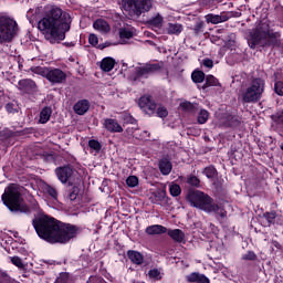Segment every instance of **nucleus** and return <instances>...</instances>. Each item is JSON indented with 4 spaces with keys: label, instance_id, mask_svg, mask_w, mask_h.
<instances>
[{
    "label": "nucleus",
    "instance_id": "f257e3e1",
    "mask_svg": "<svg viewBox=\"0 0 283 283\" xmlns=\"http://www.w3.org/2000/svg\"><path fill=\"white\" fill-rule=\"evenodd\" d=\"M72 28V17L59 7H52L45 11L42 19L38 22V30L42 32L45 41L52 45L65 41V34Z\"/></svg>",
    "mask_w": 283,
    "mask_h": 283
},
{
    "label": "nucleus",
    "instance_id": "f03ea898",
    "mask_svg": "<svg viewBox=\"0 0 283 283\" xmlns=\"http://www.w3.org/2000/svg\"><path fill=\"white\" fill-rule=\"evenodd\" d=\"M277 36H280V33L271 32L269 23L261 21L250 32L249 48L250 50H255L258 45L260 48H275L277 45Z\"/></svg>",
    "mask_w": 283,
    "mask_h": 283
},
{
    "label": "nucleus",
    "instance_id": "7ed1b4c3",
    "mask_svg": "<svg viewBox=\"0 0 283 283\" xmlns=\"http://www.w3.org/2000/svg\"><path fill=\"white\" fill-rule=\"evenodd\" d=\"M1 200L11 213H15L17 216H21V213L30 216V213H32L30 207L23 202V197L21 196L19 187L14 184L9 185L4 189Z\"/></svg>",
    "mask_w": 283,
    "mask_h": 283
},
{
    "label": "nucleus",
    "instance_id": "20e7f679",
    "mask_svg": "<svg viewBox=\"0 0 283 283\" xmlns=\"http://www.w3.org/2000/svg\"><path fill=\"white\" fill-rule=\"evenodd\" d=\"M59 220L48 214H40L32 220V227L41 240L52 244Z\"/></svg>",
    "mask_w": 283,
    "mask_h": 283
},
{
    "label": "nucleus",
    "instance_id": "39448f33",
    "mask_svg": "<svg viewBox=\"0 0 283 283\" xmlns=\"http://www.w3.org/2000/svg\"><path fill=\"white\" fill-rule=\"evenodd\" d=\"M187 200L192 207L206 213H218L220 211V206L216 203L213 198L200 190H190L187 195Z\"/></svg>",
    "mask_w": 283,
    "mask_h": 283
},
{
    "label": "nucleus",
    "instance_id": "423d86ee",
    "mask_svg": "<svg viewBox=\"0 0 283 283\" xmlns=\"http://www.w3.org/2000/svg\"><path fill=\"white\" fill-rule=\"evenodd\" d=\"M81 229L72 223L57 221L55 234L53 235L51 244H67L70 240H74V238L78 235Z\"/></svg>",
    "mask_w": 283,
    "mask_h": 283
},
{
    "label": "nucleus",
    "instance_id": "0eeeda50",
    "mask_svg": "<svg viewBox=\"0 0 283 283\" xmlns=\"http://www.w3.org/2000/svg\"><path fill=\"white\" fill-rule=\"evenodd\" d=\"M264 80L256 77L252 80L250 86L242 93L243 103H258L264 94Z\"/></svg>",
    "mask_w": 283,
    "mask_h": 283
},
{
    "label": "nucleus",
    "instance_id": "6e6552de",
    "mask_svg": "<svg viewBox=\"0 0 283 283\" xmlns=\"http://www.w3.org/2000/svg\"><path fill=\"white\" fill-rule=\"evenodd\" d=\"M19 32V24L17 21L9 17H0V41L10 43Z\"/></svg>",
    "mask_w": 283,
    "mask_h": 283
},
{
    "label": "nucleus",
    "instance_id": "1a4fd4ad",
    "mask_svg": "<svg viewBox=\"0 0 283 283\" xmlns=\"http://www.w3.org/2000/svg\"><path fill=\"white\" fill-rule=\"evenodd\" d=\"M160 70H163V66L159 63H146L135 69V72L130 75V81L138 83L140 78H149V76L160 72Z\"/></svg>",
    "mask_w": 283,
    "mask_h": 283
},
{
    "label": "nucleus",
    "instance_id": "9d476101",
    "mask_svg": "<svg viewBox=\"0 0 283 283\" xmlns=\"http://www.w3.org/2000/svg\"><path fill=\"white\" fill-rule=\"evenodd\" d=\"M151 8V0H126V3H124V10L133 12L135 17H140L145 12H149Z\"/></svg>",
    "mask_w": 283,
    "mask_h": 283
},
{
    "label": "nucleus",
    "instance_id": "9b49d317",
    "mask_svg": "<svg viewBox=\"0 0 283 283\" xmlns=\"http://www.w3.org/2000/svg\"><path fill=\"white\" fill-rule=\"evenodd\" d=\"M42 76L52 83V85H61L67 81V73L56 67H44Z\"/></svg>",
    "mask_w": 283,
    "mask_h": 283
},
{
    "label": "nucleus",
    "instance_id": "f8f14e48",
    "mask_svg": "<svg viewBox=\"0 0 283 283\" xmlns=\"http://www.w3.org/2000/svg\"><path fill=\"white\" fill-rule=\"evenodd\" d=\"M138 105L144 114H147L148 116L156 115L158 104H156V101H154V97H151V95H143L138 101Z\"/></svg>",
    "mask_w": 283,
    "mask_h": 283
},
{
    "label": "nucleus",
    "instance_id": "ddd939ff",
    "mask_svg": "<svg viewBox=\"0 0 283 283\" xmlns=\"http://www.w3.org/2000/svg\"><path fill=\"white\" fill-rule=\"evenodd\" d=\"M74 174H76V169L71 165L60 166L55 168V176L62 185H67L72 178H74Z\"/></svg>",
    "mask_w": 283,
    "mask_h": 283
},
{
    "label": "nucleus",
    "instance_id": "4468645a",
    "mask_svg": "<svg viewBox=\"0 0 283 283\" xmlns=\"http://www.w3.org/2000/svg\"><path fill=\"white\" fill-rule=\"evenodd\" d=\"M18 90L23 94L32 95L39 92V86L36 85V82H34V80L23 78L18 82Z\"/></svg>",
    "mask_w": 283,
    "mask_h": 283
},
{
    "label": "nucleus",
    "instance_id": "2eb2a0df",
    "mask_svg": "<svg viewBox=\"0 0 283 283\" xmlns=\"http://www.w3.org/2000/svg\"><path fill=\"white\" fill-rule=\"evenodd\" d=\"M103 126L111 134H123V126L118 124V119L105 118Z\"/></svg>",
    "mask_w": 283,
    "mask_h": 283
},
{
    "label": "nucleus",
    "instance_id": "dca6fc26",
    "mask_svg": "<svg viewBox=\"0 0 283 283\" xmlns=\"http://www.w3.org/2000/svg\"><path fill=\"white\" fill-rule=\"evenodd\" d=\"M17 137V133L10 128H3L0 129V143L2 145H6L7 147H10L13 145L12 138Z\"/></svg>",
    "mask_w": 283,
    "mask_h": 283
},
{
    "label": "nucleus",
    "instance_id": "f3484780",
    "mask_svg": "<svg viewBox=\"0 0 283 283\" xmlns=\"http://www.w3.org/2000/svg\"><path fill=\"white\" fill-rule=\"evenodd\" d=\"M33 154L36 159L43 160V163H54L56 160L53 151L49 153L43 148H36Z\"/></svg>",
    "mask_w": 283,
    "mask_h": 283
},
{
    "label": "nucleus",
    "instance_id": "a211bd4d",
    "mask_svg": "<svg viewBox=\"0 0 283 283\" xmlns=\"http://www.w3.org/2000/svg\"><path fill=\"white\" fill-rule=\"evenodd\" d=\"M73 111L77 116H85L90 112V102L87 99L77 101L73 106Z\"/></svg>",
    "mask_w": 283,
    "mask_h": 283
},
{
    "label": "nucleus",
    "instance_id": "6ab92c4d",
    "mask_svg": "<svg viewBox=\"0 0 283 283\" xmlns=\"http://www.w3.org/2000/svg\"><path fill=\"white\" fill-rule=\"evenodd\" d=\"M186 282L188 283H211V280L207 277V275L200 272H191L186 275Z\"/></svg>",
    "mask_w": 283,
    "mask_h": 283
},
{
    "label": "nucleus",
    "instance_id": "aec40b11",
    "mask_svg": "<svg viewBox=\"0 0 283 283\" xmlns=\"http://www.w3.org/2000/svg\"><path fill=\"white\" fill-rule=\"evenodd\" d=\"M145 233L147 235H163V234L167 233V227L161 226V224L148 226L145 229Z\"/></svg>",
    "mask_w": 283,
    "mask_h": 283
},
{
    "label": "nucleus",
    "instance_id": "412c9836",
    "mask_svg": "<svg viewBox=\"0 0 283 283\" xmlns=\"http://www.w3.org/2000/svg\"><path fill=\"white\" fill-rule=\"evenodd\" d=\"M167 235L174 240V242H178V244H185V232L180 229H169L167 230Z\"/></svg>",
    "mask_w": 283,
    "mask_h": 283
},
{
    "label": "nucleus",
    "instance_id": "4be33fe9",
    "mask_svg": "<svg viewBox=\"0 0 283 283\" xmlns=\"http://www.w3.org/2000/svg\"><path fill=\"white\" fill-rule=\"evenodd\" d=\"M67 198L74 202L78 198V193H81V188L78 185H72V182L69 181V185L66 186V191H65Z\"/></svg>",
    "mask_w": 283,
    "mask_h": 283
},
{
    "label": "nucleus",
    "instance_id": "5701e85b",
    "mask_svg": "<svg viewBox=\"0 0 283 283\" xmlns=\"http://www.w3.org/2000/svg\"><path fill=\"white\" fill-rule=\"evenodd\" d=\"M127 258L133 264H137V266H140V264L145 262V256L143 255V253L135 250H128Z\"/></svg>",
    "mask_w": 283,
    "mask_h": 283
},
{
    "label": "nucleus",
    "instance_id": "b1692460",
    "mask_svg": "<svg viewBox=\"0 0 283 283\" xmlns=\"http://www.w3.org/2000/svg\"><path fill=\"white\" fill-rule=\"evenodd\" d=\"M94 30H97L98 32H102L103 34H107V32H111L112 27H109V23L106 20L97 19L93 23Z\"/></svg>",
    "mask_w": 283,
    "mask_h": 283
},
{
    "label": "nucleus",
    "instance_id": "393cba45",
    "mask_svg": "<svg viewBox=\"0 0 283 283\" xmlns=\"http://www.w3.org/2000/svg\"><path fill=\"white\" fill-rule=\"evenodd\" d=\"M223 125L224 127L235 128L242 125V120H240L238 115H228L223 118Z\"/></svg>",
    "mask_w": 283,
    "mask_h": 283
},
{
    "label": "nucleus",
    "instance_id": "a878e982",
    "mask_svg": "<svg viewBox=\"0 0 283 283\" xmlns=\"http://www.w3.org/2000/svg\"><path fill=\"white\" fill-rule=\"evenodd\" d=\"M158 167L163 176H169L171 169H174V165H171V161L167 158L159 160Z\"/></svg>",
    "mask_w": 283,
    "mask_h": 283
},
{
    "label": "nucleus",
    "instance_id": "bb28decb",
    "mask_svg": "<svg viewBox=\"0 0 283 283\" xmlns=\"http://www.w3.org/2000/svg\"><path fill=\"white\" fill-rule=\"evenodd\" d=\"M116 65V60L114 57H104L101 62V70L103 72H112Z\"/></svg>",
    "mask_w": 283,
    "mask_h": 283
},
{
    "label": "nucleus",
    "instance_id": "cd10ccee",
    "mask_svg": "<svg viewBox=\"0 0 283 283\" xmlns=\"http://www.w3.org/2000/svg\"><path fill=\"white\" fill-rule=\"evenodd\" d=\"M205 84L202 85V90H207L208 87H218L220 86V81L213 75H207L205 78Z\"/></svg>",
    "mask_w": 283,
    "mask_h": 283
},
{
    "label": "nucleus",
    "instance_id": "c85d7f7f",
    "mask_svg": "<svg viewBox=\"0 0 283 283\" xmlns=\"http://www.w3.org/2000/svg\"><path fill=\"white\" fill-rule=\"evenodd\" d=\"M51 117H52V108L45 106V107L42 108V111L40 112V119H39V123H41L42 125H45V123H48Z\"/></svg>",
    "mask_w": 283,
    "mask_h": 283
},
{
    "label": "nucleus",
    "instance_id": "c756f323",
    "mask_svg": "<svg viewBox=\"0 0 283 283\" xmlns=\"http://www.w3.org/2000/svg\"><path fill=\"white\" fill-rule=\"evenodd\" d=\"M163 21H165L163 15H160V13H157L156 17L147 20V24L153 25V28H163Z\"/></svg>",
    "mask_w": 283,
    "mask_h": 283
},
{
    "label": "nucleus",
    "instance_id": "7c9ffc66",
    "mask_svg": "<svg viewBox=\"0 0 283 283\" xmlns=\"http://www.w3.org/2000/svg\"><path fill=\"white\" fill-rule=\"evenodd\" d=\"M202 174L209 178V180H213V178L218 177V169H216V166L210 165L203 169Z\"/></svg>",
    "mask_w": 283,
    "mask_h": 283
},
{
    "label": "nucleus",
    "instance_id": "2f4dec72",
    "mask_svg": "<svg viewBox=\"0 0 283 283\" xmlns=\"http://www.w3.org/2000/svg\"><path fill=\"white\" fill-rule=\"evenodd\" d=\"M207 76L205 75V72L203 71H200V70H195L192 73H191V81L192 83H205V78Z\"/></svg>",
    "mask_w": 283,
    "mask_h": 283
},
{
    "label": "nucleus",
    "instance_id": "473e14b6",
    "mask_svg": "<svg viewBox=\"0 0 283 283\" xmlns=\"http://www.w3.org/2000/svg\"><path fill=\"white\" fill-rule=\"evenodd\" d=\"M182 32V24L168 23L167 34H180Z\"/></svg>",
    "mask_w": 283,
    "mask_h": 283
},
{
    "label": "nucleus",
    "instance_id": "72a5a7b5",
    "mask_svg": "<svg viewBox=\"0 0 283 283\" xmlns=\"http://www.w3.org/2000/svg\"><path fill=\"white\" fill-rule=\"evenodd\" d=\"M209 120V111L201 109L197 116V123L199 125H205Z\"/></svg>",
    "mask_w": 283,
    "mask_h": 283
},
{
    "label": "nucleus",
    "instance_id": "f704fd0d",
    "mask_svg": "<svg viewBox=\"0 0 283 283\" xmlns=\"http://www.w3.org/2000/svg\"><path fill=\"white\" fill-rule=\"evenodd\" d=\"M169 193L172 198H178V196L182 193V188H180V185L178 184H172L169 186Z\"/></svg>",
    "mask_w": 283,
    "mask_h": 283
},
{
    "label": "nucleus",
    "instance_id": "c9c22d12",
    "mask_svg": "<svg viewBox=\"0 0 283 283\" xmlns=\"http://www.w3.org/2000/svg\"><path fill=\"white\" fill-rule=\"evenodd\" d=\"M44 191L50 196V198H52V200H59V191H56V188L46 185Z\"/></svg>",
    "mask_w": 283,
    "mask_h": 283
},
{
    "label": "nucleus",
    "instance_id": "e433bc0d",
    "mask_svg": "<svg viewBox=\"0 0 283 283\" xmlns=\"http://www.w3.org/2000/svg\"><path fill=\"white\" fill-rule=\"evenodd\" d=\"M88 147L90 149H93L96 154H101V149H103V145H101V142L97 139H91L88 140Z\"/></svg>",
    "mask_w": 283,
    "mask_h": 283
},
{
    "label": "nucleus",
    "instance_id": "4c0bfd02",
    "mask_svg": "<svg viewBox=\"0 0 283 283\" xmlns=\"http://www.w3.org/2000/svg\"><path fill=\"white\" fill-rule=\"evenodd\" d=\"M192 32L195 36H198L199 34H202L205 32V22L198 21L192 28Z\"/></svg>",
    "mask_w": 283,
    "mask_h": 283
},
{
    "label": "nucleus",
    "instance_id": "58836bf2",
    "mask_svg": "<svg viewBox=\"0 0 283 283\" xmlns=\"http://www.w3.org/2000/svg\"><path fill=\"white\" fill-rule=\"evenodd\" d=\"M155 116H158V118H167V116H169V111H167V107L165 106H158L155 109Z\"/></svg>",
    "mask_w": 283,
    "mask_h": 283
},
{
    "label": "nucleus",
    "instance_id": "ea45409f",
    "mask_svg": "<svg viewBox=\"0 0 283 283\" xmlns=\"http://www.w3.org/2000/svg\"><path fill=\"white\" fill-rule=\"evenodd\" d=\"M263 218H265L269 226L275 224V218H277V212L275 211L264 212Z\"/></svg>",
    "mask_w": 283,
    "mask_h": 283
},
{
    "label": "nucleus",
    "instance_id": "a19ab883",
    "mask_svg": "<svg viewBox=\"0 0 283 283\" xmlns=\"http://www.w3.org/2000/svg\"><path fill=\"white\" fill-rule=\"evenodd\" d=\"M241 259L245 262H255V260H258V254H255L253 250H249Z\"/></svg>",
    "mask_w": 283,
    "mask_h": 283
},
{
    "label": "nucleus",
    "instance_id": "79ce46f5",
    "mask_svg": "<svg viewBox=\"0 0 283 283\" xmlns=\"http://www.w3.org/2000/svg\"><path fill=\"white\" fill-rule=\"evenodd\" d=\"M119 39H134V32L127 28L119 29Z\"/></svg>",
    "mask_w": 283,
    "mask_h": 283
},
{
    "label": "nucleus",
    "instance_id": "37998d69",
    "mask_svg": "<svg viewBox=\"0 0 283 283\" xmlns=\"http://www.w3.org/2000/svg\"><path fill=\"white\" fill-rule=\"evenodd\" d=\"M155 198L158 200V202H167V200H169V197H167V190H158L155 193Z\"/></svg>",
    "mask_w": 283,
    "mask_h": 283
},
{
    "label": "nucleus",
    "instance_id": "c03bdc74",
    "mask_svg": "<svg viewBox=\"0 0 283 283\" xmlns=\"http://www.w3.org/2000/svg\"><path fill=\"white\" fill-rule=\"evenodd\" d=\"M4 109L8 114H18L19 108H17V104L9 102L4 105Z\"/></svg>",
    "mask_w": 283,
    "mask_h": 283
},
{
    "label": "nucleus",
    "instance_id": "a18cd8bd",
    "mask_svg": "<svg viewBox=\"0 0 283 283\" xmlns=\"http://www.w3.org/2000/svg\"><path fill=\"white\" fill-rule=\"evenodd\" d=\"M208 23H212L213 25H218L220 23L221 18L218 14L210 13L207 15Z\"/></svg>",
    "mask_w": 283,
    "mask_h": 283
},
{
    "label": "nucleus",
    "instance_id": "49530a36",
    "mask_svg": "<svg viewBox=\"0 0 283 283\" xmlns=\"http://www.w3.org/2000/svg\"><path fill=\"white\" fill-rule=\"evenodd\" d=\"M126 185H127V187H130L132 189H134V187H138V177H136V176L127 177Z\"/></svg>",
    "mask_w": 283,
    "mask_h": 283
},
{
    "label": "nucleus",
    "instance_id": "de8ad7c7",
    "mask_svg": "<svg viewBox=\"0 0 283 283\" xmlns=\"http://www.w3.org/2000/svg\"><path fill=\"white\" fill-rule=\"evenodd\" d=\"M55 283H72L70 280V274L67 272L61 273Z\"/></svg>",
    "mask_w": 283,
    "mask_h": 283
},
{
    "label": "nucleus",
    "instance_id": "09e8293b",
    "mask_svg": "<svg viewBox=\"0 0 283 283\" xmlns=\"http://www.w3.org/2000/svg\"><path fill=\"white\" fill-rule=\"evenodd\" d=\"M274 92L277 96H283V82L279 81L274 84Z\"/></svg>",
    "mask_w": 283,
    "mask_h": 283
},
{
    "label": "nucleus",
    "instance_id": "8fccbe9b",
    "mask_svg": "<svg viewBox=\"0 0 283 283\" xmlns=\"http://www.w3.org/2000/svg\"><path fill=\"white\" fill-rule=\"evenodd\" d=\"M88 43L90 45H92L93 48H96V45H98V36L94 33H91L88 35Z\"/></svg>",
    "mask_w": 283,
    "mask_h": 283
},
{
    "label": "nucleus",
    "instance_id": "3c124183",
    "mask_svg": "<svg viewBox=\"0 0 283 283\" xmlns=\"http://www.w3.org/2000/svg\"><path fill=\"white\" fill-rule=\"evenodd\" d=\"M188 185L191 187H200V179L196 176H191L188 178Z\"/></svg>",
    "mask_w": 283,
    "mask_h": 283
},
{
    "label": "nucleus",
    "instance_id": "603ef678",
    "mask_svg": "<svg viewBox=\"0 0 283 283\" xmlns=\"http://www.w3.org/2000/svg\"><path fill=\"white\" fill-rule=\"evenodd\" d=\"M148 275L153 280H160V271L158 269L149 270Z\"/></svg>",
    "mask_w": 283,
    "mask_h": 283
},
{
    "label": "nucleus",
    "instance_id": "864d4df0",
    "mask_svg": "<svg viewBox=\"0 0 283 283\" xmlns=\"http://www.w3.org/2000/svg\"><path fill=\"white\" fill-rule=\"evenodd\" d=\"M11 263L18 266V269H23V261L19 256H12Z\"/></svg>",
    "mask_w": 283,
    "mask_h": 283
},
{
    "label": "nucleus",
    "instance_id": "5fc2aeb1",
    "mask_svg": "<svg viewBox=\"0 0 283 283\" xmlns=\"http://www.w3.org/2000/svg\"><path fill=\"white\" fill-rule=\"evenodd\" d=\"M180 107L184 108L186 112H193L195 107L191 102H184L180 104Z\"/></svg>",
    "mask_w": 283,
    "mask_h": 283
},
{
    "label": "nucleus",
    "instance_id": "6e6d98bb",
    "mask_svg": "<svg viewBox=\"0 0 283 283\" xmlns=\"http://www.w3.org/2000/svg\"><path fill=\"white\" fill-rule=\"evenodd\" d=\"M202 65L205 67H208L209 70H211V67H213V60L209 59V57H206L203 61H202Z\"/></svg>",
    "mask_w": 283,
    "mask_h": 283
},
{
    "label": "nucleus",
    "instance_id": "4d7b16f0",
    "mask_svg": "<svg viewBox=\"0 0 283 283\" xmlns=\"http://www.w3.org/2000/svg\"><path fill=\"white\" fill-rule=\"evenodd\" d=\"M124 120L126 123H128L129 125H136V118H134V116H132V115H126Z\"/></svg>",
    "mask_w": 283,
    "mask_h": 283
},
{
    "label": "nucleus",
    "instance_id": "13d9d810",
    "mask_svg": "<svg viewBox=\"0 0 283 283\" xmlns=\"http://www.w3.org/2000/svg\"><path fill=\"white\" fill-rule=\"evenodd\" d=\"M216 216H220V218H227V210L220 209L219 207L218 213H216Z\"/></svg>",
    "mask_w": 283,
    "mask_h": 283
},
{
    "label": "nucleus",
    "instance_id": "bf43d9fd",
    "mask_svg": "<svg viewBox=\"0 0 283 283\" xmlns=\"http://www.w3.org/2000/svg\"><path fill=\"white\" fill-rule=\"evenodd\" d=\"M105 48H109V42H105V43H102V44L97 45L98 50H105Z\"/></svg>",
    "mask_w": 283,
    "mask_h": 283
},
{
    "label": "nucleus",
    "instance_id": "052dcab7",
    "mask_svg": "<svg viewBox=\"0 0 283 283\" xmlns=\"http://www.w3.org/2000/svg\"><path fill=\"white\" fill-rule=\"evenodd\" d=\"M220 19H221L220 23H224L229 19V15H227V14L220 15Z\"/></svg>",
    "mask_w": 283,
    "mask_h": 283
},
{
    "label": "nucleus",
    "instance_id": "680f3d73",
    "mask_svg": "<svg viewBox=\"0 0 283 283\" xmlns=\"http://www.w3.org/2000/svg\"><path fill=\"white\" fill-rule=\"evenodd\" d=\"M65 48H74V42H64Z\"/></svg>",
    "mask_w": 283,
    "mask_h": 283
},
{
    "label": "nucleus",
    "instance_id": "e2e57ef3",
    "mask_svg": "<svg viewBox=\"0 0 283 283\" xmlns=\"http://www.w3.org/2000/svg\"><path fill=\"white\" fill-rule=\"evenodd\" d=\"M277 120H279V123H281V125H283V114H282V111H281V115L277 116Z\"/></svg>",
    "mask_w": 283,
    "mask_h": 283
},
{
    "label": "nucleus",
    "instance_id": "0e129e2a",
    "mask_svg": "<svg viewBox=\"0 0 283 283\" xmlns=\"http://www.w3.org/2000/svg\"><path fill=\"white\" fill-rule=\"evenodd\" d=\"M95 280H96V277L91 276V277L88 279V282H86V283H94V282H95Z\"/></svg>",
    "mask_w": 283,
    "mask_h": 283
},
{
    "label": "nucleus",
    "instance_id": "69168bd1",
    "mask_svg": "<svg viewBox=\"0 0 283 283\" xmlns=\"http://www.w3.org/2000/svg\"><path fill=\"white\" fill-rule=\"evenodd\" d=\"M36 207H39V205H38V203H35V205H34L33 209H36Z\"/></svg>",
    "mask_w": 283,
    "mask_h": 283
},
{
    "label": "nucleus",
    "instance_id": "338daca9",
    "mask_svg": "<svg viewBox=\"0 0 283 283\" xmlns=\"http://www.w3.org/2000/svg\"><path fill=\"white\" fill-rule=\"evenodd\" d=\"M208 1H216V0H208Z\"/></svg>",
    "mask_w": 283,
    "mask_h": 283
},
{
    "label": "nucleus",
    "instance_id": "774afa93",
    "mask_svg": "<svg viewBox=\"0 0 283 283\" xmlns=\"http://www.w3.org/2000/svg\"><path fill=\"white\" fill-rule=\"evenodd\" d=\"M282 114H283V108H282Z\"/></svg>",
    "mask_w": 283,
    "mask_h": 283
}]
</instances>
